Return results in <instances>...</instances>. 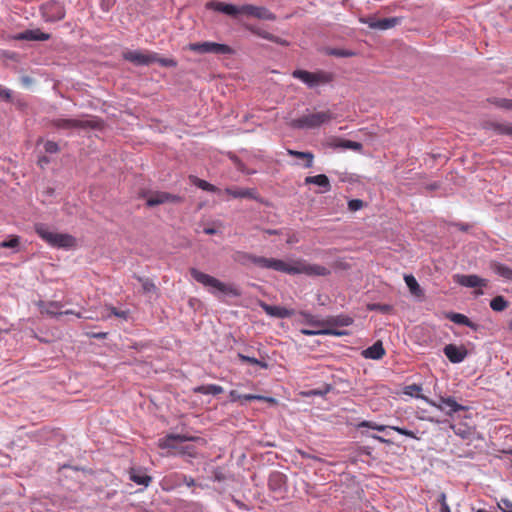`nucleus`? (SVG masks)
Returning <instances> with one entry per match:
<instances>
[{"mask_svg": "<svg viewBox=\"0 0 512 512\" xmlns=\"http://www.w3.org/2000/svg\"><path fill=\"white\" fill-rule=\"evenodd\" d=\"M242 265L253 263L262 269H271L289 275L305 274L307 276H326L330 270L322 265L310 264L305 260H296L288 263L280 259L256 256L246 252H238L235 258Z\"/></svg>", "mask_w": 512, "mask_h": 512, "instance_id": "1", "label": "nucleus"}, {"mask_svg": "<svg viewBox=\"0 0 512 512\" xmlns=\"http://www.w3.org/2000/svg\"><path fill=\"white\" fill-rule=\"evenodd\" d=\"M191 277L198 282L199 284L203 285L206 288H209L210 293L216 294V292H220L225 295L238 297L241 295L240 290L235 287L234 285H228L217 278L206 274L197 268H190L189 269Z\"/></svg>", "mask_w": 512, "mask_h": 512, "instance_id": "2", "label": "nucleus"}, {"mask_svg": "<svg viewBox=\"0 0 512 512\" xmlns=\"http://www.w3.org/2000/svg\"><path fill=\"white\" fill-rule=\"evenodd\" d=\"M38 236L53 248L71 249L76 245V239L68 233H58L46 224L37 223L34 226Z\"/></svg>", "mask_w": 512, "mask_h": 512, "instance_id": "3", "label": "nucleus"}, {"mask_svg": "<svg viewBox=\"0 0 512 512\" xmlns=\"http://www.w3.org/2000/svg\"><path fill=\"white\" fill-rule=\"evenodd\" d=\"M334 118L335 115L330 110L318 111L294 119L290 125L296 129H315L329 123Z\"/></svg>", "mask_w": 512, "mask_h": 512, "instance_id": "4", "label": "nucleus"}, {"mask_svg": "<svg viewBox=\"0 0 512 512\" xmlns=\"http://www.w3.org/2000/svg\"><path fill=\"white\" fill-rule=\"evenodd\" d=\"M292 77L303 82L308 88L326 85L333 80V74L324 70L309 72L307 70L297 69L292 72Z\"/></svg>", "mask_w": 512, "mask_h": 512, "instance_id": "5", "label": "nucleus"}, {"mask_svg": "<svg viewBox=\"0 0 512 512\" xmlns=\"http://www.w3.org/2000/svg\"><path fill=\"white\" fill-rule=\"evenodd\" d=\"M428 405L435 407L436 409L442 411L448 416H452L459 411H464L467 409L466 406L459 404L456 399L452 396H442L439 395L437 400L430 399L428 397H422Z\"/></svg>", "mask_w": 512, "mask_h": 512, "instance_id": "6", "label": "nucleus"}, {"mask_svg": "<svg viewBox=\"0 0 512 512\" xmlns=\"http://www.w3.org/2000/svg\"><path fill=\"white\" fill-rule=\"evenodd\" d=\"M189 49L191 51L201 53V54H219V55H226V54H232L233 49L226 45V44H220L216 42H201V43H191L189 44Z\"/></svg>", "mask_w": 512, "mask_h": 512, "instance_id": "7", "label": "nucleus"}, {"mask_svg": "<svg viewBox=\"0 0 512 512\" xmlns=\"http://www.w3.org/2000/svg\"><path fill=\"white\" fill-rule=\"evenodd\" d=\"M40 10L47 22L59 21L65 17L64 6L58 1L51 0L43 3Z\"/></svg>", "mask_w": 512, "mask_h": 512, "instance_id": "8", "label": "nucleus"}, {"mask_svg": "<svg viewBox=\"0 0 512 512\" xmlns=\"http://www.w3.org/2000/svg\"><path fill=\"white\" fill-rule=\"evenodd\" d=\"M153 57L154 52L140 49L129 50L123 53V58L136 66H148L153 64V60H155Z\"/></svg>", "mask_w": 512, "mask_h": 512, "instance_id": "9", "label": "nucleus"}, {"mask_svg": "<svg viewBox=\"0 0 512 512\" xmlns=\"http://www.w3.org/2000/svg\"><path fill=\"white\" fill-rule=\"evenodd\" d=\"M360 22L368 25V27L371 29L383 31L395 27L401 22V19L399 17L377 19L374 16H369L360 18Z\"/></svg>", "mask_w": 512, "mask_h": 512, "instance_id": "10", "label": "nucleus"}, {"mask_svg": "<svg viewBox=\"0 0 512 512\" xmlns=\"http://www.w3.org/2000/svg\"><path fill=\"white\" fill-rule=\"evenodd\" d=\"M240 14L247 15L260 20L274 21L276 19L275 14L268 10L264 6H255L251 4H245L240 6Z\"/></svg>", "mask_w": 512, "mask_h": 512, "instance_id": "11", "label": "nucleus"}, {"mask_svg": "<svg viewBox=\"0 0 512 512\" xmlns=\"http://www.w3.org/2000/svg\"><path fill=\"white\" fill-rule=\"evenodd\" d=\"M444 355L453 364L461 363L468 356V351L464 346H458L455 344H447L443 348Z\"/></svg>", "mask_w": 512, "mask_h": 512, "instance_id": "12", "label": "nucleus"}, {"mask_svg": "<svg viewBox=\"0 0 512 512\" xmlns=\"http://www.w3.org/2000/svg\"><path fill=\"white\" fill-rule=\"evenodd\" d=\"M181 201V197L173 195L167 192H153L147 195L146 204L149 207L157 206L164 203H178Z\"/></svg>", "mask_w": 512, "mask_h": 512, "instance_id": "13", "label": "nucleus"}, {"mask_svg": "<svg viewBox=\"0 0 512 512\" xmlns=\"http://www.w3.org/2000/svg\"><path fill=\"white\" fill-rule=\"evenodd\" d=\"M206 8L232 17H237L240 15V6L231 3L210 1L206 4Z\"/></svg>", "mask_w": 512, "mask_h": 512, "instance_id": "14", "label": "nucleus"}, {"mask_svg": "<svg viewBox=\"0 0 512 512\" xmlns=\"http://www.w3.org/2000/svg\"><path fill=\"white\" fill-rule=\"evenodd\" d=\"M259 306L267 315L279 319L290 318L294 314L293 310L282 306L269 305L266 302H260Z\"/></svg>", "mask_w": 512, "mask_h": 512, "instance_id": "15", "label": "nucleus"}, {"mask_svg": "<svg viewBox=\"0 0 512 512\" xmlns=\"http://www.w3.org/2000/svg\"><path fill=\"white\" fill-rule=\"evenodd\" d=\"M52 125L58 130H72L77 128H86L89 126L88 121H81L77 119L58 118L52 120Z\"/></svg>", "mask_w": 512, "mask_h": 512, "instance_id": "16", "label": "nucleus"}, {"mask_svg": "<svg viewBox=\"0 0 512 512\" xmlns=\"http://www.w3.org/2000/svg\"><path fill=\"white\" fill-rule=\"evenodd\" d=\"M455 281L464 287H486L487 280L477 275H455Z\"/></svg>", "mask_w": 512, "mask_h": 512, "instance_id": "17", "label": "nucleus"}, {"mask_svg": "<svg viewBox=\"0 0 512 512\" xmlns=\"http://www.w3.org/2000/svg\"><path fill=\"white\" fill-rule=\"evenodd\" d=\"M225 193L233 198L258 199L257 191L254 188L228 187L225 189Z\"/></svg>", "mask_w": 512, "mask_h": 512, "instance_id": "18", "label": "nucleus"}, {"mask_svg": "<svg viewBox=\"0 0 512 512\" xmlns=\"http://www.w3.org/2000/svg\"><path fill=\"white\" fill-rule=\"evenodd\" d=\"M50 37V34L42 32L40 29H29L17 34L15 39L25 41H46L49 40Z\"/></svg>", "mask_w": 512, "mask_h": 512, "instance_id": "19", "label": "nucleus"}, {"mask_svg": "<svg viewBox=\"0 0 512 512\" xmlns=\"http://www.w3.org/2000/svg\"><path fill=\"white\" fill-rule=\"evenodd\" d=\"M188 440H193V438L180 434H169L159 439V447L162 449H174L176 448V443H182Z\"/></svg>", "mask_w": 512, "mask_h": 512, "instance_id": "20", "label": "nucleus"}, {"mask_svg": "<svg viewBox=\"0 0 512 512\" xmlns=\"http://www.w3.org/2000/svg\"><path fill=\"white\" fill-rule=\"evenodd\" d=\"M285 485L286 477L283 473L275 471L269 475L268 486L270 490L282 493L285 490Z\"/></svg>", "mask_w": 512, "mask_h": 512, "instance_id": "21", "label": "nucleus"}, {"mask_svg": "<svg viewBox=\"0 0 512 512\" xmlns=\"http://www.w3.org/2000/svg\"><path fill=\"white\" fill-rule=\"evenodd\" d=\"M38 307L40 308L41 313L47 314L51 317H59L63 315V313H60L63 305L58 301H40L38 303Z\"/></svg>", "mask_w": 512, "mask_h": 512, "instance_id": "22", "label": "nucleus"}, {"mask_svg": "<svg viewBox=\"0 0 512 512\" xmlns=\"http://www.w3.org/2000/svg\"><path fill=\"white\" fill-rule=\"evenodd\" d=\"M305 184H315L321 187L322 189L320 190V193H326L331 190L329 178L325 174L308 176L305 178Z\"/></svg>", "mask_w": 512, "mask_h": 512, "instance_id": "23", "label": "nucleus"}, {"mask_svg": "<svg viewBox=\"0 0 512 512\" xmlns=\"http://www.w3.org/2000/svg\"><path fill=\"white\" fill-rule=\"evenodd\" d=\"M385 354V350L383 348L382 342L377 341L372 346L363 350L362 355L366 359L379 360Z\"/></svg>", "mask_w": 512, "mask_h": 512, "instance_id": "24", "label": "nucleus"}, {"mask_svg": "<svg viewBox=\"0 0 512 512\" xmlns=\"http://www.w3.org/2000/svg\"><path fill=\"white\" fill-rule=\"evenodd\" d=\"M447 318L458 325H464L467 326L473 330L478 329V324L472 322L467 316L460 313H449L447 315Z\"/></svg>", "mask_w": 512, "mask_h": 512, "instance_id": "25", "label": "nucleus"}, {"mask_svg": "<svg viewBox=\"0 0 512 512\" xmlns=\"http://www.w3.org/2000/svg\"><path fill=\"white\" fill-rule=\"evenodd\" d=\"M404 281L407 285V287L409 288V291L410 293L415 296V297H423L424 295V291L423 289L420 287V285L418 284L416 278L409 274V275H405L404 276Z\"/></svg>", "mask_w": 512, "mask_h": 512, "instance_id": "26", "label": "nucleus"}, {"mask_svg": "<svg viewBox=\"0 0 512 512\" xmlns=\"http://www.w3.org/2000/svg\"><path fill=\"white\" fill-rule=\"evenodd\" d=\"M190 180L195 186H197L198 188H200L204 191H208V192H212V193H220V190L215 185L210 184L209 182L202 180L196 176H190Z\"/></svg>", "mask_w": 512, "mask_h": 512, "instance_id": "27", "label": "nucleus"}, {"mask_svg": "<svg viewBox=\"0 0 512 512\" xmlns=\"http://www.w3.org/2000/svg\"><path fill=\"white\" fill-rule=\"evenodd\" d=\"M287 153L290 156L300 158V159H305L306 160V162L304 164L305 168H310L313 166L314 155L311 152H302V151H296V150L289 149V150H287Z\"/></svg>", "mask_w": 512, "mask_h": 512, "instance_id": "28", "label": "nucleus"}, {"mask_svg": "<svg viewBox=\"0 0 512 512\" xmlns=\"http://www.w3.org/2000/svg\"><path fill=\"white\" fill-rule=\"evenodd\" d=\"M493 271L507 281H512V269L501 263H494L492 265Z\"/></svg>", "mask_w": 512, "mask_h": 512, "instance_id": "29", "label": "nucleus"}, {"mask_svg": "<svg viewBox=\"0 0 512 512\" xmlns=\"http://www.w3.org/2000/svg\"><path fill=\"white\" fill-rule=\"evenodd\" d=\"M195 391L205 395H218L221 394L224 389L216 384L203 385L195 388Z\"/></svg>", "mask_w": 512, "mask_h": 512, "instance_id": "30", "label": "nucleus"}, {"mask_svg": "<svg viewBox=\"0 0 512 512\" xmlns=\"http://www.w3.org/2000/svg\"><path fill=\"white\" fill-rule=\"evenodd\" d=\"M248 29L252 33L256 34L257 36H259V37H261V38H263L265 40H269V41H272V42H275V43H279V44H285L286 43L285 41L280 40L278 37L272 35L271 33L263 31V30L258 29V28H255L253 26L248 27Z\"/></svg>", "mask_w": 512, "mask_h": 512, "instance_id": "31", "label": "nucleus"}, {"mask_svg": "<svg viewBox=\"0 0 512 512\" xmlns=\"http://www.w3.org/2000/svg\"><path fill=\"white\" fill-rule=\"evenodd\" d=\"M490 307L493 311L501 312L508 307V301L503 296H496L490 301Z\"/></svg>", "mask_w": 512, "mask_h": 512, "instance_id": "32", "label": "nucleus"}, {"mask_svg": "<svg viewBox=\"0 0 512 512\" xmlns=\"http://www.w3.org/2000/svg\"><path fill=\"white\" fill-rule=\"evenodd\" d=\"M130 479L138 484V485H143V486H148L149 483L151 482L152 478L146 474H142V473H139V472H136V471H132L131 474H130Z\"/></svg>", "mask_w": 512, "mask_h": 512, "instance_id": "33", "label": "nucleus"}, {"mask_svg": "<svg viewBox=\"0 0 512 512\" xmlns=\"http://www.w3.org/2000/svg\"><path fill=\"white\" fill-rule=\"evenodd\" d=\"M238 358L242 362H247L252 365H257V366L261 367L262 369H267L269 367V364L267 362L259 360L255 357H250V356L244 355L242 353H238Z\"/></svg>", "mask_w": 512, "mask_h": 512, "instance_id": "34", "label": "nucleus"}, {"mask_svg": "<svg viewBox=\"0 0 512 512\" xmlns=\"http://www.w3.org/2000/svg\"><path fill=\"white\" fill-rule=\"evenodd\" d=\"M329 324L337 326H349L353 323V319L347 315H338L328 320Z\"/></svg>", "mask_w": 512, "mask_h": 512, "instance_id": "35", "label": "nucleus"}, {"mask_svg": "<svg viewBox=\"0 0 512 512\" xmlns=\"http://www.w3.org/2000/svg\"><path fill=\"white\" fill-rule=\"evenodd\" d=\"M328 55L336 56V57H351L354 56L355 53L351 50L347 49H339V48H328L326 50Z\"/></svg>", "mask_w": 512, "mask_h": 512, "instance_id": "36", "label": "nucleus"}, {"mask_svg": "<svg viewBox=\"0 0 512 512\" xmlns=\"http://www.w3.org/2000/svg\"><path fill=\"white\" fill-rule=\"evenodd\" d=\"M155 60L153 63H158L162 67H176L177 62L172 58H162L157 53L154 52Z\"/></svg>", "mask_w": 512, "mask_h": 512, "instance_id": "37", "label": "nucleus"}, {"mask_svg": "<svg viewBox=\"0 0 512 512\" xmlns=\"http://www.w3.org/2000/svg\"><path fill=\"white\" fill-rule=\"evenodd\" d=\"M359 428H362V427H367V428H370V429H373V430H376V431H379V432H383L385 431L386 429H390L391 426H386V425H381V424H377L375 422H372V421H362L359 425H358Z\"/></svg>", "mask_w": 512, "mask_h": 512, "instance_id": "38", "label": "nucleus"}, {"mask_svg": "<svg viewBox=\"0 0 512 512\" xmlns=\"http://www.w3.org/2000/svg\"><path fill=\"white\" fill-rule=\"evenodd\" d=\"M241 399L245 401H253V400H259V401H267L271 403H275V399L272 397H265L261 395H255V394H243Z\"/></svg>", "mask_w": 512, "mask_h": 512, "instance_id": "39", "label": "nucleus"}, {"mask_svg": "<svg viewBox=\"0 0 512 512\" xmlns=\"http://www.w3.org/2000/svg\"><path fill=\"white\" fill-rule=\"evenodd\" d=\"M20 243V237L18 236H12L8 240H4L0 242V249L1 248H16Z\"/></svg>", "mask_w": 512, "mask_h": 512, "instance_id": "40", "label": "nucleus"}, {"mask_svg": "<svg viewBox=\"0 0 512 512\" xmlns=\"http://www.w3.org/2000/svg\"><path fill=\"white\" fill-rule=\"evenodd\" d=\"M138 280L141 282L142 289L146 293L154 292L156 290V286L154 283L147 279V278H141L139 277Z\"/></svg>", "mask_w": 512, "mask_h": 512, "instance_id": "41", "label": "nucleus"}, {"mask_svg": "<svg viewBox=\"0 0 512 512\" xmlns=\"http://www.w3.org/2000/svg\"><path fill=\"white\" fill-rule=\"evenodd\" d=\"M420 391H422V388L417 384H412L406 387V394L422 399L424 396L419 394Z\"/></svg>", "mask_w": 512, "mask_h": 512, "instance_id": "42", "label": "nucleus"}, {"mask_svg": "<svg viewBox=\"0 0 512 512\" xmlns=\"http://www.w3.org/2000/svg\"><path fill=\"white\" fill-rule=\"evenodd\" d=\"M493 103L503 109L512 110V100L506 98L495 99Z\"/></svg>", "mask_w": 512, "mask_h": 512, "instance_id": "43", "label": "nucleus"}, {"mask_svg": "<svg viewBox=\"0 0 512 512\" xmlns=\"http://www.w3.org/2000/svg\"><path fill=\"white\" fill-rule=\"evenodd\" d=\"M438 503L440 505V508H439V511L440 512H451L450 510V507L446 501V494L445 493H440L439 497H438Z\"/></svg>", "mask_w": 512, "mask_h": 512, "instance_id": "44", "label": "nucleus"}, {"mask_svg": "<svg viewBox=\"0 0 512 512\" xmlns=\"http://www.w3.org/2000/svg\"><path fill=\"white\" fill-rule=\"evenodd\" d=\"M363 206H364V202L360 199H352L348 202V208L352 212L362 209Z\"/></svg>", "mask_w": 512, "mask_h": 512, "instance_id": "45", "label": "nucleus"}, {"mask_svg": "<svg viewBox=\"0 0 512 512\" xmlns=\"http://www.w3.org/2000/svg\"><path fill=\"white\" fill-rule=\"evenodd\" d=\"M342 147L346 148V149H351V150H355V151H360L361 148H362V144L359 143V142H356V141H351V140H345L343 141L342 143Z\"/></svg>", "mask_w": 512, "mask_h": 512, "instance_id": "46", "label": "nucleus"}, {"mask_svg": "<svg viewBox=\"0 0 512 512\" xmlns=\"http://www.w3.org/2000/svg\"><path fill=\"white\" fill-rule=\"evenodd\" d=\"M44 150L47 153L54 154L59 151V146L54 141H46L44 144Z\"/></svg>", "mask_w": 512, "mask_h": 512, "instance_id": "47", "label": "nucleus"}, {"mask_svg": "<svg viewBox=\"0 0 512 512\" xmlns=\"http://www.w3.org/2000/svg\"><path fill=\"white\" fill-rule=\"evenodd\" d=\"M499 508L502 512H512V501L508 499H501L498 503Z\"/></svg>", "mask_w": 512, "mask_h": 512, "instance_id": "48", "label": "nucleus"}, {"mask_svg": "<svg viewBox=\"0 0 512 512\" xmlns=\"http://www.w3.org/2000/svg\"><path fill=\"white\" fill-rule=\"evenodd\" d=\"M390 429L398 432L401 435H405V436L410 437V438H416L414 432L411 431V430H407L405 428H401V427H398V426H392V427H390Z\"/></svg>", "mask_w": 512, "mask_h": 512, "instance_id": "49", "label": "nucleus"}, {"mask_svg": "<svg viewBox=\"0 0 512 512\" xmlns=\"http://www.w3.org/2000/svg\"><path fill=\"white\" fill-rule=\"evenodd\" d=\"M331 390V386L329 385H326L324 388L322 389H313L309 392V395L311 396H324L326 395L329 391Z\"/></svg>", "mask_w": 512, "mask_h": 512, "instance_id": "50", "label": "nucleus"}, {"mask_svg": "<svg viewBox=\"0 0 512 512\" xmlns=\"http://www.w3.org/2000/svg\"><path fill=\"white\" fill-rule=\"evenodd\" d=\"M322 332H323V335H332V336H337V337L347 334L345 331H341V330H337V329H333V328L322 329Z\"/></svg>", "mask_w": 512, "mask_h": 512, "instance_id": "51", "label": "nucleus"}, {"mask_svg": "<svg viewBox=\"0 0 512 512\" xmlns=\"http://www.w3.org/2000/svg\"><path fill=\"white\" fill-rule=\"evenodd\" d=\"M110 314L122 319H126L128 317V311H119L114 307L110 308Z\"/></svg>", "mask_w": 512, "mask_h": 512, "instance_id": "52", "label": "nucleus"}, {"mask_svg": "<svg viewBox=\"0 0 512 512\" xmlns=\"http://www.w3.org/2000/svg\"><path fill=\"white\" fill-rule=\"evenodd\" d=\"M116 0H101V8L103 11L108 12L115 4Z\"/></svg>", "mask_w": 512, "mask_h": 512, "instance_id": "53", "label": "nucleus"}, {"mask_svg": "<svg viewBox=\"0 0 512 512\" xmlns=\"http://www.w3.org/2000/svg\"><path fill=\"white\" fill-rule=\"evenodd\" d=\"M0 98L9 101L11 99V91L0 86Z\"/></svg>", "mask_w": 512, "mask_h": 512, "instance_id": "54", "label": "nucleus"}, {"mask_svg": "<svg viewBox=\"0 0 512 512\" xmlns=\"http://www.w3.org/2000/svg\"><path fill=\"white\" fill-rule=\"evenodd\" d=\"M60 313H63V315H75L78 318L92 319L91 316H84L82 313L73 310L60 311Z\"/></svg>", "mask_w": 512, "mask_h": 512, "instance_id": "55", "label": "nucleus"}, {"mask_svg": "<svg viewBox=\"0 0 512 512\" xmlns=\"http://www.w3.org/2000/svg\"><path fill=\"white\" fill-rule=\"evenodd\" d=\"M303 335L313 336V335H323L322 330H310V329H301L300 331Z\"/></svg>", "mask_w": 512, "mask_h": 512, "instance_id": "56", "label": "nucleus"}, {"mask_svg": "<svg viewBox=\"0 0 512 512\" xmlns=\"http://www.w3.org/2000/svg\"><path fill=\"white\" fill-rule=\"evenodd\" d=\"M497 129L499 130L500 133L512 135V126L499 125Z\"/></svg>", "mask_w": 512, "mask_h": 512, "instance_id": "57", "label": "nucleus"}, {"mask_svg": "<svg viewBox=\"0 0 512 512\" xmlns=\"http://www.w3.org/2000/svg\"><path fill=\"white\" fill-rule=\"evenodd\" d=\"M371 309H378L381 312H388L390 310L389 305H374Z\"/></svg>", "mask_w": 512, "mask_h": 512, "instance_id": "58", "label": "nucleus"}, {"mask_svg": "<svg viewBox=\"0 0 512 512\" xmlns=\"http://www.w3.org/2000/svg\"><path fill=\"white\" fill-rule=\"evenodd\" d=\"M230 397H231L232 401H236V400H240V399H241V397H242V395H241V394H239L237 391L232 390V391L230 392Z\"/></svg>", "mask_w": 512, "mask_h": 512, "instance_id": "59", "label": "nucleus"}, {"mask_svg": "<svg viewBox=\"0 0 512 512\" xmlns=\"http://www.w3.org/2000/svg\"><path fill=\"white\" fill-rule=\"evenodd\" d=\"M371 437H372L373 439H375V440H377V441L381 442V443H386V444L390 443V441H389V440H387V439H385V438H383V437H381V436H379V435H371Z\"/></svg>", "mask_w": 512, "mask_h": 512, "instance_id": "60", "label": "nucleus"}, {"mask_svg": "<svg viewBox=\"0 0 512 512\" xmlns=\"http://www.w3.org/2000/svg\"><path fill=\"white\" fill-rule=\"evenodd\" d=\"M216 232H217V231H216V229H214V228H205V229H204V233H205V234H207V235H213V234H215Z\"/></svg>", "mask_w": 512, "mask_h": 512, "instance_id": "61", "label": "nucleus"}, {"mask_svg": "<svg viewBox=\"0 0 512 512\" xmlns=\"http://www.w3.org/2000/svg\"><path fill=\"white\" fill-rule=\"evenodd\" d=\"M106 335H107V333H105V332H100V333H95V334H93L92 336H93L94 338L103 339V338H105V337H106Z\"/></svg>", "mask_w": 512, "mask_h": 512, "instance_id": "62", "label": "nucleus"}, {"mask_svg": "<svg viewBox=\"0 0 512 512\" xmlns=\"http://www.w3.org/2000/svg\"><path fill=\"white\" fill-rule=\"evenodd\" d=\"M39 162L41 164H48L49 163V159L45 156H43L42 158L39 159Z\"/></svg>", "mask_w": 512, "mask_h": 512, "instance_id": "63", "label": "nucleus"}, {"mask_svg": "<svg viewBox=\"0 0 512 512\" xmlns=\"http://www.w3.org/2000/svg\"><path fill=\"white\" fill-rule=\"evenodd\" d=\"M266 233L269 234V235H276V234H278V231L277 230L268 229V230H266Z\"/></svg>", "mask_w": 512, "mask_h": 512, "instance_id": "64", "label": "nucleus"}]
</instances>
